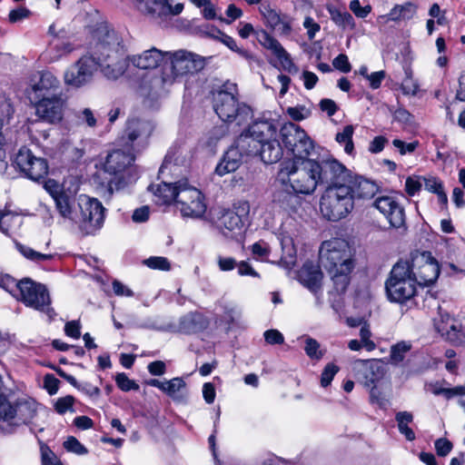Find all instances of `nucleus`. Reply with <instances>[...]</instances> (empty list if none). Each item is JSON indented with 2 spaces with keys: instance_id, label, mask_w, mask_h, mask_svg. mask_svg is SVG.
<instances>
[{
  "instance_id": "dca6fc26",
  "label": "nucleus",
  "mask_w": 465,
  "mask_h": 465,
  "mask_svg": "<svg viewBox=\"0 0 465 465\" xmlns=\"http://www.w3.org/2000/svg\"><path fill=\"white\" fill-rule=\"evenodd\" d=\"M96 70L97 63L93 54L84 55L65 71L64 75V84L74 88H80L92 81Z\"/></svg>"
},
{
  "instance_id": "603ef678",
  "label": "nucleus",
  "mask_w": 465,
  "mask_h": 465,
  "mask_svg": "<svg viewBox=\"0 0 465 465\" xmlns=\"http://www.w3.org/2000/svg\"><path fill=\"white\" fill-rule=\"evenodd\" d=\"M424 188L432 193H437L439 191L443 189V183L440 179L436 176L429 175L420 177Z\"/></svg>"
},
{
  "instance_id": "e2e57ef3",
  "label": "nucleus",
  "mask_w": 465,
  "mask_h": 465,
  "mask_svg": "<svg viewBox=\"0 0 465 465\" xmlns=\"http://www.w3.org/2000/svg\"><path fill=\"white\" fill-rule=\"evenodd\" d=\"M263 337L267 343L274 345V344H282L284 341L283 335L275 329H271L266 331L263 333Z\"/></svg>"
},
{
  "instance_id": "69168bd1",
  "label": "nucleus",
  "mask_w": 465,
  "mask_h": 465,
  "mask_svg": "<svg viewBox=\"0 0 465 465\" xmlns=\"http://www.w3.org/2000/svg\"><path fill=\"white\" fill-rule=\"evenodd\" d=\"M59 383V380L53 374H46L44 378V387L50 395H54L58 391Z\"/></svg>"
},
{
  "instance_id": "f8f14e48",
  "label": "nucleus",
  "mask_w": 465,
  "mask_h": 465,
  "mask_svg": "<svg viewBox=\"0 0 465 465\" xmlns=\"http://www.w3.org/2000/svg\"><path fill=\"white\" fill-rule=\"evenodd\" d=\"M177 195L175 204L183 216L198 218L204 214L206 205L202 193L195 187L189 185L187 181L184 180L181 183V189Z\"/></svg>"
},
{
  "instance_id": "9d476101",
  "label": "nucleus",
  "mask_w": 465,
  "mask_h": 465,
  "mask_svg": "<svg viewBox=\"0 0 465 465\" xmlns=\"http://www.w3.org/2000/svg\"><path fill=\"white\" fill-rule=\"evenodd\" d=\"M280 135L286 150L293 155L292 160L310 159L314 143L302 128L293 123H287L282 126Z\"/></svg>"
},
{
  "instance_id": "2eb2a0df",
  "label": "nucleus",
  "mask_w": 465,
  "mask_h": 465,
  "mask_svg": "<svg viewBox=\"0 0 465 465\" xmlns=\"http://www.w3.org/2000/svg\"><path fill=\"white\" fill-rule=\"evenodd\" d=\"M35 109V114L42 121L48 124H58L63 120L66 107V97L63 94H52L51 96L30 101Z\"/></svg>"
},
{
  "instance_id": "423d86ee",
  "label": "nucleus",
  "mask_w": 465,
  "mask_h": 465,
  "mask_svg": "<svg viewBox=\"0 0 465 465\" xmlns=\"http://www.w3.org/2000/svg\"><path fill=\"white\" fill-rule=\"evenodd\" d=\"M39 405L33 399H21L14 404L0 399V432L12 434L23 425H33Z\"/></svg>"
},
{
  "instance_id": "cd10ccee",
  "label": "nucleus",
  "mask_w": 465,
  "mask_h": 465,
  "mask_svg": "<svg viewBox=\"0 0 465 465\" xmlns=\"http://www.w3.org/2000/svg\"><path fill=\"white\" fill-rule=\"evenodd\" d=\"M138 9L153 18L165 19L170 12L168 0H135Z\"/></svg>"
},
{
  "instance_id": "4c0bfd02",
  "label": "nucleus",
  "mask_w": 465,
  "mask_h": 465,
  "mask_svg": "<svg viewBox=\"0 0 465 465\" xmlns=\"http://www.w3.org/2000/svg\"><path fill=\"white\" fill-rule=\"evenodd\" d=\"M354 133V128L352 125H346L342 129L341 132L336 134V141L339 143H344V151L348 154H351L354 150V145L352 142V135Z\"/></svg>"
},
{
  "instance_id": "f3484780",
  "label": "nucleus",
  "mask_w": 465,
  "mask_h": 465,
  "mask_svg": "<svg viewBox=\"0 0 465 465\" xmlns=\"http://www.w3.org/2000/svg\"><path fill=\"white\" fill-rule=\"evenodd\" d=\"M353 376L366 388L376 387L385 374V365L380 360H357L352 363Z\"/></svg>"
},
{
  "instance_id": "864d4df0",
  "label": "nucleus",
  "mask_w": 465,
  "mask_h": 465,
  "mask_svg": "<svg viewBox=\"0 0 465 465\" xmlns=\"http://www.w3.org/2000/svg\"><path fill=\"white\" fill-rule=\"evenodd\" d=\"M339 371V367L333 363H328L323 369L321 375V384L322 387H327L331 384L336 373Z\"/></svg>"
},
{
  "instance_id": "4468645a",
  "label": "nucleus",
  "mask_w": 465,
  "mask_h": 465,
  "mask_svg": "<svg viewBox=\"0 0 465 465\" xmlns=\"http://www.w3.org/2000/svg\"><path fill=\"white\" fill-rule=\"evenodd\" d=\"M12 166L17 167L21 173L33 181H40L48 173L47 161L35 156L26 147H21L15 156Z\"/></svg>"
},
{
  "instance_id": "ea45409f",
  "label": "nucleus",
  "mask_w": 465,
  "mask_h": 465,
  "mask_svg": "<svg viewBox=\"0 0 465 465\" xmlns=\"http://www.w3.org/2000/svg\"><path fill=\"white\" fill-rule=\"evenodd\" d=\"M259 9L270 27L275 29L279 25H281L282 18L280 15L274 9H272L270 5L263 4L260 6Z\"/></svg>"
},
{
  "instance_id": "f704fd0d",
  "label": "nucleus",
  "mask_w": 465,
  "mask_h": 465,
  "mask_svg": "<svg viewBox=\"0 0 465 465\" xmlns=\"http://www.w3.org/2000/svg\"><path fill=\"white\" fill-rule=\"evenodd\" d=\"M395 420L399 431L405 436L406 440L410 441L414 440L415 433L409 427V424L413 420V415L409 411H400L396 414Z\"/></svg>"
},
{
  "instance_id": "f03ea898",
  "label": "nucleus",
  "mask_w": 465,
  "mask_h": 465,
  "mask_svg": "<svg viewBox=\"0 0 465 465\" xmlns=\"http://www.w3.org/2000/svg\"><path fill=\"white\" fill-rule=\"evenodd\" d=\"M316 167L312 159L288 161L282 164L278 180L289 193L311 194L319 185Z\"/></svg>"
},
{
  "instance_id": "39448f33",
  "label": "nucleus",
  "mask_w": 465,
  "mask_h": 465,
  "mask_svg": "<svg viewBox=\"0 0 465 465\" xmlns=\"http://www.w3.org/2000/svg\"><path fill=\"white\" fill-rule=\"evenodd\" d=\"M120 43L114 32H108L103 40L95 44L93 55L102 73L108 79H117L124 74L130 63L120 53Z\"/></svg>"
},
{
  "instance_id": "774afa93",
  "label": "nucleus",
  "mask_w": 465,
  "mask_h": 465,
  "mask_svg": "<svg viewBox=\"0 0 465 465\" xmlns=\"http://www.w3.org/2000/svg\"><path fill=\"white\" fill-rule=\"evenodd\" d=\"M112 285L115 295L125 297L134 296V292L128 286L122 283L120 281L114 280Z\"/></svg>"
},
{
  "instance_id": "7c9ffc66",
  "label": "nucleus",
  "mask_w": 465,
  "mask_h": 465,
  "mask_svg": "<svg viewBox=\"0 0 465 465\" xmlns=\"http://www.w3.org/2000/svg\"><path fill=\"white\" fill-rule=\"evenodd\" d=\"M350 185L352 191V198L354 196L362 199H370L373 197L378 192V185L366 178L361 176L355 177Z\"/></svg>"
},
{
  "instance_id": "aec40b11",
  "label": "nucleus",
  "mask_w": 465,
  "mask_h": 465,
  "mask_svg": "<svg viewBox=\"0 0 465 465\" xmlns=\"http://www.w3.org/2000/svg\"><path fill=\"white\" fill-rule=\"evenodd\" d=\"M30 101L40 100L52 94H63L60 81L51 72H42L37 79H32L26 90Z\"/></svg>"
},
{
  "instance_id": "680f3d73",
  "label": "nucleus",
  "mask_w": 465,
  "mask_h": 465,
  "mask_svg": "<svg viewBox=\"0 0 465 465\" xmlns=\"http://www.w3.org/2000/svg\"><path fill=\"white\" fill-rule=\"evenodd\" d=\"M332 64L337 70L342 73H349L351 70L348 56L344 54H340L336 56L332 61Z\"/></svg>"
},
{
  "instance_id": "de8ad7c7",
  "label": "nucleus",
  "mask_w": 465,
  "mask_h": 465,
  "mask_svg": "<svg viewBox=\"0 0 465 465\" xmlns=\"http://www.w3.org/2000/svg\"><path fill=\"white\" fill-rule=\"evenodd\" d=\"M304 351L307 356L312 360H320L323 356V352L320 350V343L310 337L305 341Z\"/></svg>"
},
{
  "instance_id": "412c9836",
  "label": "nucleus",
  "mask_w": 465,
  "mask_h": 465,
  "mask_svg": "<svg viewBox=\"0 0 465 465\" xmlns=\"http://www.w3.org/2000/svg\"><path fill=\"white\" fill-rule=\"evenodd\" d=\"M434 327L449 341L458 342L465 338V325L462 322L453 318L440 308L438 316L434 318Z\"/></svg>"
},
{
  "instance_id": "f257e3e1",
  "label": "nucleus",
  "mask_w": 465,
  "mask_h": 465,
  "mask_svg": "<svg viewBox=\"0 0 465 465\" xmlns=\"http://www.w3.org/2000/svg\"><path fill=\"white\" fill-rule=\"evenodd\" d=\"M353 249L341 238L322 242L319 251L321 264L329 272L337 292H344L350 282V273L354 263Z\"/></svg>"
},
{
  "instance_id": "7ed1b4c3",
  "label": "nucleus",
  "mask_w": 465,
  "mask_h": 465,
  "mask_svg": "<svg viewBox=\"0 0 465 465\" xmlns=\"http://www.w3.org/2000/svg\"><path fill=\"white\" fill-rule=\"evenodd\" d=\"M151 133L152 126L147 122H128L124 134L120 138V144L124 146L125 150L116 149L108 153L104 163V172L115 177L121 175L134 162V142L140 137L147 138Z\"/></svg>"
},
{
  "instance_id": "c756f323",
  "label": "nucleus",
  "mask_w": 465,
  "mask_h": 465,
  "mask_svg": "<svg viewBox=\"0 0 465 465\" xmlns=\"http://www.w3.org/2000/svg\"><path fill=\"white\" fill-rule=\"evenodd\" d=\"M260 144V155L264 163H275L282 159L283 150L276 137L265 141Z\"/></svg>"
},
{
  "instance_id": "6e6d98bb",
  "label": "nucleus",
  "mask_w": 465,
  "mask_h": 465,
  "mask_svg": "<svg viewBox=\"0 0 465 465\" xmlns=\"http://www.w3.org/2000/svg\"><path fill=\"white\" fill-rule=\"evenodd\" d=\"M74 402V398L71 395H67L56 401L54 409L59 414H64L68 411H73Z\"/></svg>"
},
{
  "instance_id": "c03bdc74",
  "label": "nucleus",
  "mask_w": 465,
  "mask_h": 465,
  "mask_svg": "<svg viewBox=\"0 0 465 465\" xmlns=\"http://www.w3.org/2000/svg\"><path fill=\"white\" fill-rule=\"evenodd\" d=\"M143 263L152 270L169 272L172 268L168 259L163 256H151L145 259Z\"/></svg>"
},
{
  "instance_id": "ddd939ff",
  "label": "nucleus",
  "mask_w": 465,
  "mask_h": 465,
  "mask_svg": "<svg viewBox=\"0 0 465 465\" xmlns=\"http://www.w3.org/2000/svg\"><path fill=\"white\" fill-rule=\"evenodd\" d=\"M316 166L319 185H349L348 183L351 182V171L335 159L316 161Z\"/></svg>"
},
{
  "instance_id": "3c124183",
  "label": "nucleus",
  "mask_w": 465,
  "mask_h": 465,
  "mask_svg": "<svg viewBox=\"0 0 465 465\" xmlns=\"http://www.w3.org/2000/svg\"><path fill=\"white\" fill-rule=\"evenodd\" d=\"M64 448L77 455H84L88 452L87 449L74 437L70 436L64 440Z\"/></svg>"
},
{
  "instance_id": "6ab92c4d",
  "label": "nucleus",
  "mask_w": 465,
  "mask_h": 465,
  "mask_svg": "<svg viewBox=\"0 0 465 465\" xmlns=\"http://www.w3.org/2000/svg\"><path fill=\"white\" fill-rule=\"evenodd\" d=\"M166 55L171 59L173 73L177 76L200 72L206 64L205 57L183 49L166 53Z\"/></svg>"
},
{
  "instance_id": "1a4fd4ad",
  "label": "nucleus",
  "mask_w": 465,
  "mask_h": 465,
  "mask_svg": "<svg viewBox=\"0 0 465 465\" xmlns=\"http://www.w3.org/2000/svg\"><path fill=\"white\" fill-rule=\"evenodd\" d=\"M15 288L18 292L15 294L17 300L25 306L45 312L52 317L54 310L50 307L51 298L45 285L26 278L16 282Z\"/></svg>"
},
{
  "instance_id": "bf43d9fd",
  "label": "nucleus",
  "mask_w": 465,
  "mask_h": 465,
  "mask_svg": "<svg viewBox=\"0 0 465 465\" xmlns=\"http://www.w3.org/2000/svg\"><path fill=\"white\" fill-rule=\"evenodd\" d=\"M370 400L372 404H377L381 409H387L390 403L389 400L376 387L371 389Z\"/></svg>"
},
{
  "instance_id": "72a5a7b5",
  "label": "nucleus",
  "mask_w": 465,
  "mask_h": 465,
  "mask_svg": "<svg viewBox=\"0 0 465 465\" xmlns=\"http://www.w3.org/2000/svg\"><path fill=\"white\" fill-rule=\"evenodd\" d=\"M247 223L233 211H225L219 218V225L228 231L242 230Z\"/></svg>"
},
{
  "instance_id": "20e7f679",
  "label": "nucleus",
  "mask_w": 465,
  "mask_h": 465,
  "mask_svg": "<svg viewBox=\"0 0 465 465\" xmlns=\"http://www.w3.org/2000/svg\"><path fill=\"white\" fill-rule=\"evenodd\" d=\"M237 95V85L226 82L213 92V104L222 121L242 125L247 123L252 113L249 105L238 101Z\"/></svg>"
},
{
  "instance_id": "6e6552de",
  "label": "nucleus",
  "mask_w": 465,
  "mask_h": 465,
  "mask_svg": "<svg viewBox=\"0 0 465 465\" xmlns=\"http://www.w3.org/2000/svg\"><path fill=\"white\" fill-rule=\"evenodd\" d=\"M353 206L350 185L327 186L320 200L321 213L325 219L332 222L346 217Z\"/></svg>"
},
{
  "instance_id": "0eeeda50",
  "label": "nucleus",
  "mask_w": 465,
  "mask_h": 465,
  "mask_svg": "<svg viewBox=\"0 0 465 465\" xmlns=\"http://www.w3.org/2000/svg\"><path fill=\"white\" fill-rule=\"evenodd\" d=\"M415 277L411 274L408 261L396 262L385 282V289L390 301L399 303L406 302L417 293Z\"/></svg>"
},
{
  "instance_id": "c85d7f7f",
  "label": "nucleus",
  "mask_w": 465,
  "mask_h": 465,
  "mask_svg": "<svg viewBox=\"0 0 465 465\" xmlns=\"http://www.w3.org/2000/svg\"><path fill=\"white\" fill-rule=\"evenodd\" d=\"M416 13V5L406 2L402 5H395L387 15L380 16V19L384 23L406 21L413 18Z\"/></svg>"
},
{
  "instance_id": "e433bc0d",
  "label": "nucleus",
  "mask_w": 465,
  "mask_h": 465,
  "mask_svg": "<svg viewBox=\"0 0 465 465\" xmlns=\"http://www.w3.org/2000/svg\"><path fill=\"white\" fill-rule=\"evenodd\" d=\"M258 41L264 48L270 50L276 57L281 54H282L285 51L281 43L265 31H262L259 34Z\"/></svg>"
},
{
  "instance_id": "5fc2aeb1",
  "label": "nucleus",
  "mask_w": 465,
  "mask_h": 465,
  "mask_svg": "<svg viewBox=\"0 0 465 465\" xmlns=\"http://www.w3.org/2000/svg\"><path fill=\"white\" fill-rule=\"evenodd\" d=\"M117 386L124 391L132 390H138L139 386L132 380H130L125 373H118L115 377Z\"/></svg>"
},
{
  "instance_id": "a18cd8bd",
  "label": "nucleus",
  "mask_w": 465,
  "mask_h": 465,
  "mask_svg": "<svg viewBox=\"0 0 465 465\" xmlns=\"http://www.w3.org/2000/svg\"><path fill=\"white\" fill-rule=\"evenodd\" d=\"M200 316L196 314H187L181 318L179 330L183 332L190 333L198 331Z\"/></svg>"
},
{
  "instance_id": "393cba45",
  "label": "nucleus",
  "mask_w": 465,
  "mask_h": 465,
  "mask_svg": "<svg viewBox=\"0 0 465 465\" xmlns=\"http://www.w3.org/2000/svg\"><path fill=\"white\" fill-rule=\"evenodd\" d=\"M166 53L157 48H151L141 54L128 56L130 64L142 70H152L158 67L163 61Z\"/></svg>"
},
{
  "instance_id": "4d7b16f0",
  "label": "nucleus",
  "mask_w": 465,
  "mask_h": 465,
  "mask_svg": "<svg viewBox=\"0 0 465 465\" xmlns=\"http://www.w3.org/2000/svg\"><path fill=\"white\" fill-rule=\"evenodd\" d=\"M231 211H233L246 223H249L250 204L247 201H238L233 204Z\"/></svg>"
},
{
  "instance_id": "37998d69",
  "label": "nucleus",
  "mask_w": 465,
  "mask_h": 465,
  "mask_svg": "<svg viewBox=\"0 0 465 465\" xmlns=\"http://www.w3.org/2000/svg\"><path fill=\"white\" fill-rule=\"evenodd\" d=\"M50 50L55 51L54 57L56 59L72 53L74 47L68 42L62 41L56 35L50 44Z\"/></svg>"
},
{
  "instance_id": "9b49d317",
  "label": "nucleus",
  "mask_w": 465,
  "mask_h": 465,
  "mask_svg": "<svg viewBox=\"0 0 465 465\" xmlns=\"http://www.w3.org/2000/svg\"><path fill=\"white\" fill-rule=\"evenodd\" d=\"M408 262L411 274L420 287L430 286L437 281L440 269L438 261L430 252L416 250L411 253Z\"/></svg>"
},
{
  "instance_id": "a878e982",
  "label": "nucleus",
  "mask_w": 465,
  "mask_h": 465,
  "mask_svg": "<svg viewBox=\"0 0 465 465\" xmlns=\"http://www.w3.org/2000/svg\"><path fill=\"white\" fill-rule=\"evenodd\" d=\"M298 279L302 285L316 292L321 288L322 273L319 266L305 262L298 272Z\"/></svg>"
},
{
  "instance_id": "13d9d810",
  "label": "nucleus",
  "mask_w": 465,
  "mask_h": 465,
  "mask_svg": "<svg viewBox=\"0 0 465 465\" xmlns=\"http://www.w3.org/2000/svg\"><path fill=\"white\" fill-rule=\"evenodd\" d=\"M422 184L420 177L416 178L409 176L405 182V191L408 195L413 196L420 191Z\"/></svg>"
},
{
  "instance_id": "bb28decb",
  "label": "nucleus",
  "mask_w": 465,
  "mask_h": 465,
  "mask_svg": "<svg viewBox=\"0 0 465 465\" xmlns=\"http://www.w3.org/2000/svg\"><path fill=\"white\" fill-rule=\"evenodd\" d=\"M181 183L183 181L176 182L174 183L163 182L162 183L150 188L153 190L154 196L156 197V203L158 204H170L171 203H176L178 197V191L181 189Z\"/></svg>"
},
{
  "instance_id": "79ce46f5",
  "label": "nucleus",
  "mask_w": 465,
  "mask_h": 465,
  "mask_svg": "<svg viewBox=\"0 0 465 465\" xmlns=\"http://www.w3.org/2000/svg\"><path fill=\"white\" fill-rule=\"evenodd\" d=\"M185 386L186 384L182 378H173L172 380L164 381L163 392L173 399H177L178 393L184 389Z\"/></svg>"
},
{
  "instance_id": "0e129e2a",
  "label": "nucleus",
  "mask_w": 465,
  "mask_h": 465,
  "mask_svg": "<svg viewBox=\"0 0 465 465\" xmlns=\"http://www.w3.org/2000/svg\"><path fill=\"white\" fill-rule=\"evenodd\" d=\"M350 9L357 17L360 18H365L371 11V5L361 7L359 0L351 1Z\"/></svg>"
},
{
  "instance_id": "09e8293b",
  "label": "nucleus",
  "mask_w": 465,
  "mask_h": 465,
  "mask_svg": "<svg viewBox=\"0 0 465 465\" xmlns=\"http://www.w3.org/2000/svg\"><path fill=\"white\" fill-rule=\"evenodd\" d=\"M280 63L282 70L291 74H296L299 72L298 66L293 63L291 55L287 51L285 50L283 54H280L278 57H276Z\"/></svg>"
},
{
  "instance_id": "473e14b6",
  "label": "nucleus",
  "mask_w": 465,
  "mask_h": 465,
  "mask_svg": "<svg viewBox=\"0 0 465 465\" xmlns=\"http://www.w3.org/2000/svg\"><path fill=\"white\" fill-rule=\"evenodd\" d=\"M56 208L60 214L66 219L77 223V213L74 210V199L64 193H61L54 196Z\"/></svg>"
},
{
  "instance_id": "4be33fe9",
  "label": "nucleus",
  "mask_w": 465,
  "mask_h": 465,
  "mask_svg": "<svg viewBox=\"0 0 465 465\" xmlns=\"http://www.w3.org/2000/svg\"><path fill=\"white\" fill-rule=\"evenodd\" d=\"M277 136V126L272 120H256L238 137V145L243 147L250 138L262 143Z\"/></svg>"
},
{
  "instance_id": "a211bd4d",
  "label": "nucleus",
  "mask_w": 465,
  "mask_h": 465,
  "mask_svg": "<svg viewBox=\"0 0 465 465\" xmlns=\"http://www.w3.org/2000/svg\"><path fill=\"white\" fill-rule=\"evenodd\" d=\"M78 207L80 216L77 215V223H82L94 230L102 227L105 217V208L99 200L82 194L78 198Z\"/></svg>"
},
{
  "instance_id": "052dcab7",
  "label": "nucleus",
  "mask_w": 465,
  "mask_h": 465,
  "mask_svg": "<svg viewBox=\"0 0 465 465\" xmlns=\"http://www.w3.org/2000/svg\"><path fill=\"white\" fill-rule=\"evenodd\" d=\"M30 15L29 9L25 6H19L10 11L8 18L11 23H17L29 17Z\"/></svg>"
},
{
  "instance_id": "58836bf2",
  "label": "nucleus",
  "mask_w": 465,
  "mask_h": 465,
  "mask_svg": "<svg viewBox=\"0 0 465 465\" xmlns=\"http://www.w3.org/2000/svg\"><path fill=\"white\" fill-rule=\"evenodd\" d=\"M15 248L17 251L26 259L31 261H42L50 260L52 254L42 253L41 252L35 251L31 247L22 244L18 242H15Z\"/></svg>"
},
{
  "instance_id": "c9c22d12",
  "label": "nucleus",
  "mask_w": 465,
  "mask_h": 465,
  "mask_svg": "<svg viewBox=\"0 0 465 465\" xmlns=\"http://www.w3.org/2000/svg\"><path fill=\"white\" fill-rule=\"evenodd\" d=\"M328 11L330 13L331 20L343 29L349 28L353 29L355 27V22L352 15L347 11H341L335 7L329 6Z\"/></svg>"
},
{
  "instance_id": "5701e85b",
  "label": "nucleus",
  "mask_w": 465,
  "mask_h": 465,
  "mask_svg": "<svg viewBox=\"0 0 465 465\" xmlns=\"http://www.w3.org/2000/svg\"><path fill=\"white\" fill-rule=\"evenodd\" d=\"M373 205L388 219L392 228L406 230L404 209L393 197H378Z\"/></svg>"
},
{
  "instance_id": "338daca9",
  "label": "nucleus",
  "mask_w": 465,
  "mask_h": 465,
  "mask_svg": "<svg viewBox=\"0 0 465 465\" xmlns=\"http://www.w3.org/2000/svg\"><path fill=\"white\" fill-rule=\"evenodd\" d=\"M435 449L439 456L445 457L450 452L452 443L447 439L440 438L435 441Z\"/></svg>"
},
{
  "instance_id": "2f4dec72",
  "label": "nucleus",
  "mask_w": 465,
  "mask_h": 465,
  "mask_svg": "<svg viewBox=\"0 0 465 465\" xmlns=\"http://www.w3.org/2000/svg\"><path fill=\"white\" fill-rule=\"evenodd\" d=\"M186 159V150L181 146H173L164 157L159 173L163 174L166 171H172L173 167L183 165Z\"/></svg>"
},
{
  "instance_id": "49530a36",
  "label": "nucleus",
  "mask_w": 465,
  "mask_h": 465,
  "mask_svg": "<svg viewBox=\"0 0 465 465\" xmlns=\"http://www.w3.org/2000/svg\"><path fill=\"white\" fill-rule=\"evenodd\" d=\"M359 335L364 349L368 351H371L376 348V344L371 340L372 333L370 325L366 322H362Z\"/></svg>"
},
{
  "instance_id": "b1692460",
  "label": "nucleus",
  "mask_w": 465,
  "mask_h": 465,
  "mask_svg": "<svg viewBox=\"0 0 465 465\" xmlns=\"http://www.w3.org/2000/svg\"><path fill=\"white\" fill-rule=\"evenodd\" d=\"M253 151L245 149V145L243 147L238 145V139L236 140V145L232 146L223 155V160L218 163L215 168V173L219 176H223L229 173H232L236 171L242 158V153H252Z\"/></svg>"
},
{
  "instance_id": "8fccbe9b",
  "label": "nucleus",
  "mask_w": 465,
  "mask_h": 465,
  "mask_svg": "<svg viewBox=\"0 0 465 465\" xmlns=\"http://www.w3.org/2000/svg\"><path fill=\"white\" fill-rule=\"evenodd\" d=\"M40 451L42 465H64L48 446L42 444Z\"/></svg>"
},
{
  "instance_id": "a19ab883",
  "label": "nucleus",
  "mask_w": 465,
  "mask_h": 465,
  "mask_svg": "<svg viewBox=\"0 0 465 465\" xmlns=\"http://www.w3.org/2000/svg\"><path fill=\"white\" fill-rule=\"evenodd\" d=\"M411 344L405 341H401L391 346L390 354L391 361L393 364L401 362L405 358V354L411 350Z\"/></svg>"
}]
</instances>
